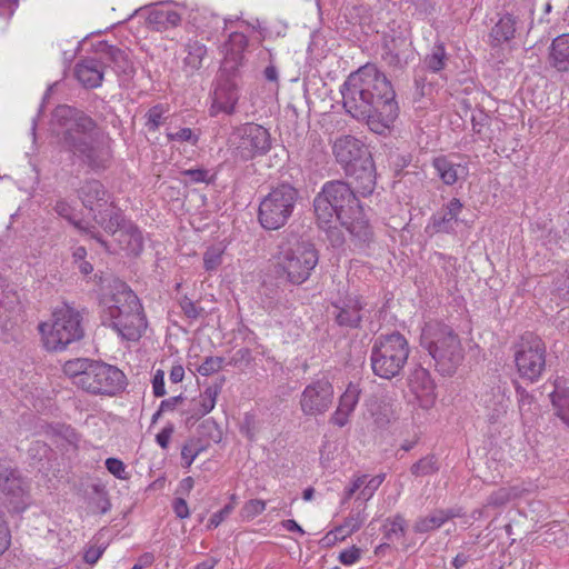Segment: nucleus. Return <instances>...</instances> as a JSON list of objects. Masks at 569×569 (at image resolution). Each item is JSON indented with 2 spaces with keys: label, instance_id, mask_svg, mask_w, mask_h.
<instances>
[{
  "label": "nucleus",
  "instance_id": "nucleus-59",
  "mask_svg": "<svg viewBox=\"0 0 569 569\" xmlns=\"http://www.w3.org/2000/svg\"><path fill=\"white\" fill-rule=\"evenodd\" d=\"M351 530L346 527H337L333 530L329 531L326 535V540L328 543H335L337 541H342L346 539L347 535H349Z\"/></svg>",
  "mask_w": 569,
  "mask_h": 569
},
{
  "label": "nucleus",
  "instance_id": "nucleus-48",
  "mask_svg": "<svg viewBox=\"0 0 569 569\" xmlns=\"http://www.w3.org/2000/svg\"><path fill=\"white\" fill-rule=\"evenodd\" d=\"M438 469L433 457H426L413 463L411 471L415 476H427L436 472Z\"/></svg>",
  "mask_w": 569,
  "mask_h": 569
},
{
  "label": "nucleus",
  "instance_id": "nucleus-57",
  "mask_svg": "<svg viewBox=\"0 0 569 569\" xmlns=\"http://www.w3.org/2000/svg\"><path fill=\"white\" fill-rule=\"evenodd\" d=\"M174 432V427L169 425L160 430L156 436L157 443L162 448L167 449L171 439L172 433Z\"/></svg>",
  "mask_w": 569,
  "mask_h": 569
},
{
  "label": "nucleus",
  "instance_id": "nucleus-32",
  "mask_svg": "<svg viewBox=\"0 0 569 569\" xmlns=\"http://www.w3.org/2000/svg\"><path fill=\"white\" fill-rule=\"evenodd\" d=\"M516 33V19L511 14L502 16L492 27L490 38L493 44L512 40Z\"/></svg>",
  "mask_w": 569,
  "mask_h": 569
},
{
  "label": "nucleus",
  "instance_id": "nucleus-29",
  "mask_svg": "<svg viewBox=\"0 0 569 569\" xmlns=\"http://www.w3.org/2000/svg\"><path fill=\"white\" fill-rule=\"evenodd\" d=\"M460 517V512L449 509V510H436L426 517L419 518L415 522V531L416 532H428L435 530L442 525L447 523L449 520Z\"/></svg>",
  "mask_w": 569,
  "mask_h": 569
},
{
  "label": "nucleus",
  "instance_id": "nucleus-12",
  "mask_svg": "<svg viewBox=\"0 0 569 569\" xmlns=\"http://www.w3.org/2000/svg\"><path fill=\"white\" fill-rule=\"evenodd\" d=\"M233 137L237 156L247 161L266 154L271 148L269 131L258 123L240 126L234 130Z\"/></svg>",
  "mask_w": 569,
  "mask_h": 569
},
{
  "label": "nucleus",
  "instance_id": "nucleus-46",
  "mask_svg": "<svg viewBox=\"0 0 569 569\" xmlns=\"http://www.w3.org/2000/svg\"><path fill=\"white\" fill-rule=\"evenodd\" d=\"M168 141L188 142L196 146L199 141V134L193 132L190 128H181L177 132H167Z\"/></svg>",
  "mask_w": 569,
  "mask_h": 569
},
{
  "label": "nucleus",
  "instance_id": "nucleus-54",
  "mask_svg": "<svg viewBox=\"0 0 569 569\" xmlns=\"http://www.w3.org/2000/svg\"><path fill=\"white\" fill-rule=\"evenodd\" d=\"M11 543L12 535L10 533V528L0 512V556L10 549Z\"/></svg>",
  "mask_w": 569,
  "mask_h": 569
},
{
  "label": "nucleus",
  "instance_id": "nucleus-15",
  "mask_svg": "<svg viewBox=\"0 0 569 569\" xmlns=\"http://www.w3.org/2000/svg\"><path fill=\"white\" fill-rule=\"evenodd\" d=\"M332 399V385L327 379H319L307 385L300 393V410L307 417L325 415L331 407Z\"/></svg>",
  "mask_w": 569,
  "mask_h": 569
},
{
  "label": "nucleus",
  "instance_id": "nucleus-3",
  "mask_svg": "<svg viewBox=\"0 0 569 569\" xmlns=\"http://www.w3.org/2000/svg\"><path fill=\"white\" fill-rule=\"evenodd\" d=\"M355 192L348 183L327 182L315 199V213L319 227L328 230L332 223L338 221L352 234L355 231Z\"/></svg>",
  "mask_w": 569,
  "mask_h": 569
},
{
  "label": "nucleus",
  "instance_id": "nucleus-30",
  "mask_svg": "<svg viewBox=\"0 0 569 569\" xmlns=\"http://www.w3.org/2000/svg\"><path fill=\"white\" fill-rule=\"evenodd\" d=\"M356 407V390L350 385L345 395L340 396V403L331 418V421L337 427H345L350 422L353 410Z\"/></svg>",
  "mask_w": 569,
  "mask_h": 569
},
{
  "label": "nucleus",
  "instance_id": "nucleus-50",
  "mask_svg": "<svg viewBox=\"0 0 569 569\" xmlns=\"http://www.w3.org/2000/svg\"><path fill=\"white\" fill-rule=\"evenodd\" d=\"M104 466L106 469L109 470V473H112L116 478L120 480H127L129 478L126 465L123 461L119 460V458L107 459Z\"/></svg>",
  "mask_w": 569,
  "mask_h": 569
},
{
  "label": "nucleus",
  "instance_id": "nucleus-5",
  "mask_svg": "<svg viewBox=\"0 0 569 569\" xmlns=\"http://www.w3.org/2000/svg\"><path fill=\"white\" fill-rule=\"evenodd\" d=\"M421 346L445 376L456 372L463 361V348L458 333L440 322H428L421 332Z\"/></svg>",
  "mask_w": 569,
  "mask_h": 569
},
{
  "label": "nucleus",
  "instance_id": "nucleus-52",
  "mask_svg": "<svg viewBox=\"0 0 569 569\" xmlns=\"http://www.w3.org/2000/svg\"><path fill=\"white\" fill-rule=\"evenodd\" d=\"M353 77H355V73H351L347 81L345 82L343 87H342V90H340V92H342V97H343V106L346 108V110L353 117V92H352V87L355 86L353 83Z\"/></svg>",
  "mask_w": 569,
  "mask_h": 569
},
{
  "label": "nucleus",
  "instance_id": "nucleus-45",
  "mask_svg": "<svg viewBox=\"0 0 569 569\" xmlns=\"http://www.w3.org/2000/svg\"><path fill=\"white\" fill-rule=\"evenodd\" d=\"M181 173L188 177V180H184L186 183H211L213 181V176L208 169H184Z\"/></svg>",
  "mask_w": 569,
  "mask_h": 569
},
{
  "label": "nucleus",
  "instance_id": "nucleus-25",
  "mask_svg": "<svg viewBox=\"0 0 569 569\" xmlns=\"http://www.w3.org/2000/svg\"><path fill=\"white\" fill-rule=\"evenodd\" d=\"M399 107L396 103L395 116L390 121H386V112L382 107H368L367 110H363L362 113H366V123L369 130L373 133L383 136L390 132L393 122L398 117Z\"/></svg>",
  "mask_w": 569,
  "mask_h": 569
},
{
  "label": "nucleus",
  "instance_id": "nucleus-6",
  "mask_svg": "<svg viewBox=\"0 0 569 569\" xmlns=\"http://www.w3.org/2000/svg\"><path fill=\"white\" fill-rule=\"evenodd\" d=\"M40 345L48 352L64 351L69 345L82 339V316L70 306L56 308L50 317L37 326Z\"/></svg>",
  "mask_w": 569,
  "mask_h": 569
},
{
  "label": "nucleus",
  "instance_id": "nucleus-53",
  "mask_svg": "<svg viewBox=\"0 0 569 569\" xmlns=\"http://www.w3.org/2000/svg\"><path fill=\"white\" fill-rule=\"evenodd\" d=\"M164 9H150L147 14V23L153 30H164Z\"/></svg>",
  "mask_w": 569,
  "mask_h": 569
},
{
  "label": "nucleus",
  "instance_id": "nucleus-7",
  "mask_svg": "<svg viewBox=\"0 0 569 569\" xmlns=\"http://www.w3.org/2000/svg\"><path fill=\"white\" fill-rule=\"evenodd\" d=\"M409 357L410 345L403 335L397 331L380 335L371 346L370 367L373 375L391 380L400 375Z\"/></svg>",
  "mask_w": 569,
  "mask_h": 569
},
{
  "label": "nucleus",
  "instance_id": "nucleus-44",
  "mask_svg": "<svg viewBox=\"0 0 569 569\" xmlns=\"http://www.w3.org/2000/svg\"><path fill=\"white\" fill-rule=\"evenodd\" d=\"M202 448L196 440L187 441L181 450L182 465L189 468L197 457L201 453Z\"/></svg>",
  "mask_w": 569,
  "mask_h": 569
},
{
  "label": "nucleus",
  "instance_id": "nucleus-19",
  "mask_svg": "<svg viewBox=\"0 0 569 569\" xmlns=\"http://www.w3.org/2000/svg\"><path fill=\"white\" fill-rule=\"evenodd\" d=\"M358 194L367 197L377 186V169L367 147L358 148Z\"/></svg>",
  "mask_w": 569,
  "mask_h": 569
},
{
  "label": "nucleus",
  "instance_id": "nucleus-42",
  "mask_svg": "<svg viewBox=\"0 0 569 569\" xmlns=\"http://www.w3.org/2000/svg\"><path fill=\"white\" fill-rule=\"evenodd\" d=\"M87 249L82 246L76 247L72 251V263L76 264L82 274L88 276L93 271L92 264L87 261Z\"/></svg>",
  "mask_w": 569,
  "mask_h": 569
},
{
  "label": "nucleus",
  "instance_id": "nucleus-22",
  "mask_svg": "<svg viewBox=\"0 0 569 569\" xmlns=\"http://www.w3.org/2000/svg\"><path fill=\"white\" fill-rule=\"evenodd\" d=\"M221 386L213 385L203 389L198 398L193 399V408L189 412V419L198 421L216 408Z\"/></svg>",
  "mask_w": 569,
  "mask_h": 569
},
{
  "label": "nucleus",
  "instance_id": "nucleus-17",
  "mask_svg": "<svg viewBox=\"0 0 569 569\" xmlns=\"http://www.w3.org/2000/svg\"><path fill=\"white\" fill-rule=\"evenodd\" d=\"M407 388L422 409H430L436 402V387L429 371L422 367L416 368L407 378Z\"/></svg>",
  "mask_w": 569,
  "mask_h": 569
},
{
  "label": "nucleus",
  "instance_id": "nucleus-43",
  "mask_svg": "<svg viewBox=\"0 0 569 569\" xmlns=\"http://www.w3.org/2000/svg\"><path fill=\"white\" fill-rule=\"evenodd\" d=\"M54 211L62 218H64L72 226H76L80 231L86 232L87 230L81 226L80 221L77 220V216L73 213L71 206L66 200H59L56 202Z\"/></svg>",
  "mask_w": 569,
  "mask_h": 569
},
{
  "label": "nucleus",
  "instance_id": "nucleus-35",
  "mask_svg": "<svg viewBox=\"0 0 569 569\" xmlns=\"http://www.w3.org/2000/svg\"><path fill=\"white\" fill-rule=\"evenodd\" d=\"M463 208L462 202L453 198L447 202V206L443 207V216L441 218H433V228L437 231H445L446 226L452 221H457L459 214L461 213Z\"/></svg>",
  "mask_w": 569,
  "mask_h": 569
},
{
  "label": "nucleus",
  "instance_id": "nucleus-49",
  "mask_svg": "<svg viewBox=\"0 0 569 569\" xmlns=\"http://www.w3.org/2000/svg\"><path fill=\"white\" fill-rule=\"evenodd\" d=\"M223 362L224 360L221 357H207L198 367V372L204 377L211 376L222 368Z\"/></svg>",
  "mask_w": 569,
  "mask_h": 569
},
{
  "label": "nucleus",
  "instance_id": "nucleus-18",
  "mask_svg": "<svg viewBox=\"0 0 569 569\" xmlns=\"http://www.w3.org/2000/svg\"><path fill=\"white\" fill-rule=\"evenodd\" d=\"M0 492L14 503L24 502L29 496L27 482L8 461H0Z\"/></svg>",
  "mask_w": 569,
  "mask_h": 569
},
{
  "label": "nucleus",
  "instance_id": "nucleus-31",
  "mask_svg": "<svg viewBox=\"0 0 569 569\" xmlns=\"http://www.w3.org/2000/svg\"><path fill=\"white\" fill-rule=\"evenodd\" d=\"M385 47L388 50V54L391 57V63L395 66L402 67L408 64V61L412 54V42L403 37L391 39L390 42L386 40Z\"/></svg>",
  "mask_w": 569,
  "mask_h": 569
},
{
  "label": "nucleus",
  "instance_id": "nucleus-21",
  "mask_svg": "<svg viewBox=\"0 0 569 569\" xmlns=\"http://www.w3.org/2000/svg\"><path fill=\"white\" fill-rule=\"evenodd\" d=\"M331 149L336 162L348 173H352L356 170V137H338L332 141Z\"/></svg>",
  "mask_w": 569,
  "mask_h": 569
},
{
  "label": "nucleus",
  "instance_id": "nucleus-11",
  "mask_svg": "<svg viewBox=\"0 0 569 569\" xmlns=\"http://www.w3.org/2000/svg\"><path fill=\"white\" fill-rule=\"evenodd\" d=\"M83 206L93 213V219L104 231H114L119 226L120 210L110 201L103 186L98 180L86 181L79 189Z\"/></svg>",
  "mask_w": 569,
  "mask_h": 569
},
{
  "label": "nucleus",
  "instance_id": "nucleus-10",
  "mask_svg": "<svg viewBox=\"0 0 569 569\" xmlns=\"http://www.w3.org/2000/svg\"><path fill=\"white\" fill-rule=\"evenodd\" d=\"M515 365L519 377L530 383L541 379L547 366V346L541 337L527 332L516 346Z\"/></svg>",
  "mask_w": 569,
  "mask_h": 569
},
{
  "label": "nucleus",
  "instance_id": "nucleus-36",
  "mask_svg": "<svg viewBox=\"0 0 569 569\" xmlns=\"http://www.w3.org/2000/svg\"><path fill=\"white\" fill-rule=\"evenodd\" d=\"M207 52L208 49L206 46L198 40L188 43L184 66L188 67L191 71L199 70Z\"/></svg>",
  "mask_w": 569,
  "mask_h": 569
},
{
  "label": "nucleus",
  "instance_id": "nucleus-58",
  "mask_svg": "<svg viewBox=\"0 0 569 569\" xmlns=\"http://www.w3.org/2000/svg\"><path fill=\"white\" fill-rule=\"evenodd\" d=\"M173 512L180 519H187L190 516L189 506L183 497L173 500Z\"/></svg>",
  "mask_w": 569,
  "mask_h": 569
},
{
  "label": "nucleus",
  "instance_id": "nucleus-16",
  "mask_svg": "<svg viewBox=\"0 0 569 569\" xmlns=\"http://www.w3.org/2000/svg\"><path fill=\"white\" fill-rule=\"evenodd\" d=\"M239 100V88L233 79L220 78L211 96L210 116L232 114Z\"/></svg>",
  "mask_w": 569,
  "mask_h": 569
},
{
  "label": "nucleus",
  "instance_id": "nucleus-23",
  "mask_svg": "<svg viewBox=\"0 0 569 569\" xmlns=\"http://www.w3.org/2000/svg\"><path fill=\"white\" fill-rule=\"evenodd\" d=\"M76 78L86 88H97L101 84L103 69L100 61L87 58L76 64Z\"/></svg>",
  "mask_w": 569,
  "mask_h": 569
},
{
  "label": "nucleus",
  "instance_id": "nucleus-9",
  "mask_svg": "<svg viewBox=\"0 0 569 569\" xmlns=\"http://www.w3.org/2000/svg\"><path fill=\"white\" fill-rule=\"evenodd\" d=\"M358 81L360 82V99L371 106H381L386 112V121H390L396 111V94L391 82L380 73L375 66L358 68Z\"/></svg>",
  "mask_w": 569,
  "mask_h": 569
},
{
  "label": "nucleus",
  "instance_id": "nucleus-39",
  "mask_svg": "<svg viewBox=\"0 0 569 569\" xmlns=\"http://www.w3.org/2000/svg\"><path fill=\"white\" fill-rule=\"evenodd\" d=\"M169 108L167 104H154L147 113V128L149 131H157L163 123Z\"/></svg>",
  "mask_w": 569,
  "mask_h": 569
},
{
  "label": "nucleus",
  "instance_id": "nucleus-41",
  "mask_svg": "<svg viewBox=\"0 0 569 569\" xmlns=\"http://www.w3.org/2000/svg\"><path fill=\"white\" fill-rule=\"evenodd\" d=\"M266 509V502L262 499H251L247 501L240 510V517L243 520L251 521L259 515H261Z\"/></svg>",
  "mask_w": 569,
  "mask_h": 569
},
{
  "label": "nucleus",
  "instance_id": "nucleus-14",
  "mask_svg": "<svg viewBox=\"0 0 569 569\" xmlns=\"http://www.w3.org/2000/svg\"><path fill=\"white\" fill-rule=\"evenodd\" d=\"M64 141L70 151L80 157L82 161L93 170H104L110 166L112 150L102 143L88 141L86 137H74L67 132Z\"/></svg>",
  "mask_w": 569,
  "mask_h": 569
},
{
  "label": "nucleus",
  "instance_id": "nucleus-4",
  "mask_svg": "<svg viewBox=\"0 0 569 569\" xmlns=\"http://www.w3.org/2000/svg\"><path fill=\"white\" fill-rule=\"evenodd\" d=\"M319 263V253L313 243L297 238L284 240L273 256L277 274L291 284L308 281Z\"/></svg>",
  "mask_w": 569,
  "mask_h": 569
},
{
  "label": "nucleus",
  "instance_id": "nucleus-26",
  "mask_svg": "<svg viewBox=\"0 0 569 569\" xmlns=\"http://www.w3.org/2000/svg\"><path fill=\"white\" fill-rule=\"evenodd\" d=\"M550 63L559 72L569 71V32L555 38L550 46Z\"/></svg>",
  "mask_w": 569,
  "mask_h": 569
},
{
  "label": "nucleus",
  "instance_id": "nucleus-55",
  "mask_svg": "<svg viewBox=\"0 0 569 569\" xmlns=\"http://www.w3.org/2000/svg\"><path fill=\"white\" fill-rule=\"evenodd\" d=\"M152 390H153L154 397H163L166 395L164 371L162 369H157L153 375Z\"/></svg>",
  "mask_w": 569,
  "mask_h": 569
},
{
  "label": "nucleus",
  "instance_id": "nucleus-13",
  "mask_svg": "<svg viewBox=\"0 0 569 569\" xmlns=\"http://www.w3.org/2000/svg\"><path fill=\"white\" fill-rule=\"evenodd\" d=\"M479 406L488 423L496 425L501 422L508 415L511 406L508 383L500 378H496L485 385L479 393Z\"/></svg>",
  "mask_w": 569,
  "mask_h": 569
},
{
  "label": "nucleus",
  "instance_id": "nucleus-56",
  "mask_svg": "<svg viewBox=\"0 0 569 569\" xmlns=\"http://www.w3.org/2000/svg\"><path fill=\"white\" fill-rule=\"evenodd\" d=\"M180 306L183 313L190 319H197L202 310L190 298H183L180 302Z\"/></svg>",
  "mask_w": 569,
  "mask_h": 569
},
{
  "label": "nucleus",
  "instance_id": "nucleus-60",
  "mask_svg": "<svg viewBox=\"0 0 569 569\" xmlns=\"http://www.w3.org/2000/svg\"><path fill=\"white\" fill-rule=\"evenodd\" d=\"M232 510H233L232 505L224 506L220 511L212 515L209 526L214 527V528L218 527L219 525H221L224 521V519L231 513Z\"/></svg>",
  "mask_w": 569,
  "mask_h": 569
},
{
  "label": "nucleus",
  "instance_id": "nucleus-62",
  "mask_svg": "<svg viewBox=\"0 0 569 569\" xmlns=\"http://www.w3.org/2000/svg\"><path fill=\"white\" fill-rule=\"evenodd\" d=\"M184 368L182 365L171 366L169 371V380L171 383H180L184 379Z\"/></svg>",
  "mask_w": 569,
  "mask_h": 569
},
{
  "label": "nucleus",
  "instance_id": "nucleus-47",
  "mask_svg": "<svg viewBox=\"0 0 569 569\" xmlns=\"http://www.w3.org/2000/svg\"><path fill=\"white\" fill-rule=\"evenodd\" d=\"M516 495L512 489L500 488L490 493L487 500L488 506L500 507L508 503Z\"/></svg>",
  "mask_w": 569,
  "mask_h": 569
},
{
  "label": "nucleus",
  "instance_id": "nucleus-24",
  "mask_svg": "<svg viewBox=\"0 0 569 569\" xmlns=\"http://www.w3.org/2000/svg\"><path fill=\"white\" fill-rule=\"evenodd\" d=\"M432 168L447 186H453L460 173L466 174L468 172L467 166L453 163L447 156L436 157L432 160Z\"/></svg>",
  "mask_w": 569,
  "mask_h": 569
},
{
  "label": "nucleus",
  "instance_id": "nucleus-2",
  "mask_svg": "<svg viewBox=\"0 0 569 569\" xmlns=\"http://www.w3.org/2000/svg\"><path fill=\"white\" fill-rule=\"evenodd\" d=\"M62 371L78 389L99 397H116L127 385L126 376L118 367L87 358L68 360Z\"/></svg>",
  "mask_w": 569,
  "mask_h": 569
},
{
  "label": "nucleus",
  "instance_id": "nucleus-40",
  "mask_svg": "<svg viewBox=\"0 0 569 569\" xmlns=\"http://www.w3.org/2000/svg\"><path fill=\"white\" fill-rule=\"evenodd\" d=\"M426 66L428 70L432 72H440L446 67V49L443 46H437L432 50L431 54H429L426 60Z\"/></svg>",
  "mask_w": 569,
  "mask_h": 569
},
{
  "label": "nucleus",
  "instance_id": "nucleus-28",
  "mask_svg": "<svg viewBox=\"0 0 569 569\" xmlns=\"http://www.w3.org/2000/svg\"><path fill=\"white\" fill-rule=\"evenodd\" d=\"M550 399L556 417L569 428V387L557 379Z\"/></svg>",
  "mask_w": 569,
  "mask_h": 569
},
{
  "label": "nucleus",
  "instance_id": "nucleus-37",
  "mask_svg": "<svg viewBox=\"0 0 569 569\" xmlns=\"http://www.w3.org/2000/svg\"><path fill=\"white\" fill-rule=\"evenodd\" d=\"M385 480L383 475H377L371 478H368L367 476L358 477V499L362 498L365 500L369 499L375 495V491L380 488Z\"/></svg>",
  "mask_w": 569,
  "mask_h": 569
},
{
  "label": "nucleus",
  "instance_id": "nucleus-34",
  "mask_svg": "<svg viewBox=\"0 0 569 569\" xmlns=\"http://www.w3.org/2000/svg\"><path fill=\"white\" fill-rule=\"evenodd\" d=\"M227 246L223 242H217L207 248L202 254V264L204 270L213 272L223 262Z\"/></svg>",
  "mask_w": 569,
  "mask_h": 569
},
{
  "label": "nucleus",
  "instance_id": "nucleus-1",
  "mask_svg": "<svg viewBox=\"0 0 569 569\" xmlns=\"http://www.w3.org/2000/svg\"><path fill=\"white\" fill-rule=\"evenodd\" d=\"M99 305L102 320L123 339L137 341L148 329L143 305L124 282L114 281Z\"/></svg>",
  "mask_w": 569,
  "mask_h": 569
},
{
  "label": "nucleus",
  "instance_id": "nucleus-27",
  "mask_svg": "<svg viewBox=\"0 0 569 569\" xmlns=\"http://www.w3.org/2000/svg\"><path fill=\"white\" fill-rule=\"evenodd\" d=\"M248 47V38L241 32H232L223 46L224 61L231 63L230 68H237L243 60V53Z\"/></svg>",
  "mask_w": 569,
  "mask_h": 569
},
{
  "label": "nucleus",
  "instance_id": "nucleus-38",
  "mask_svg": "<svg viewBox=\"0 0 569 569\" xmlns=\"http://www.w3.org/2000/svg\"><path fill=\"white\" fill-rule=\"evenodd\" d=\"M515 389L520 416L522 419H526L529 413H532L535 397L519 383L516 385Z\"/></svg>",
  "mask_w": 569,
  "mask_h": 569
},
{
  "label": "nucleus",
  "instance_id": "nucleus-61",
  "mask_svg": "<svg viewBox=\"0 0 569 569\" xmlns=\"http://www.w3.org/2000/svg\"><path fill=\"white\" fill-rule=\"evenodd\" d=\"M164 30L170 27H177L181 21V16L178 11H173L172 9H164Z\"/></svg>",
  "mask_w": 569,
  "mask_h": 569
},
{
  "label": "nucleus",
  "instance_id": "nucleus-51",
  "mask_svg": "<svg viewBox=\"0 0 569 569\" xmlns=\"http://www.w3.org/2000/svg\"><path fill=\"white\" fill-rule=\"evenodd\" d=\"M406 522L402 517L396 516L386 522V532L389 539L400 538L403 535Z\"/></svg>",
  "mask_w": 569,
  "mask_h": 569
},
{
  "label": "nucleus",
  "instance_id": "nucleus-20",
  "mask_svg": "<svg viewBox=\"0 0 569 569\" xmlns=\"http://www.w3.org/2000/svg\"><path fill=\"white\" fill-rule=\"evenodd\" d=\"M107 233L116 234L120 248L130 256H138L143 250V236L131 223H126L120 212L119 226L114 231H106Z\"/></svg>",
  "mask_w": 569,
  "mask_h": 569
},
{
  "label": "nucleus",
  "instance_id": "nucleus-8",
  "mask_svg": "<svg viewBox=\"0 0 569 569\" xmlns=\"http://www.w3.org/2000/svg\"><path fill=\"white\" fill-rule=\"evenodd\" d=\"M299 199L298 190L290 183L274 187L262 198L258 208V221L268 231L283 228L293 213Z\"/></svg>",
  "mask_w": 569,
  "mask_h": 569
},
{
  "label": "nucleus",
  "instance_id": "nucleus-33",
  "mask_svg": "<svg viewBox=\"0 0 569 569\" xmlns=\"http://www.w3.org/2000/svg\"><path fill=\"white\" fill-rule=\"evenodd\" d=\"M366 410L377 422L383 421L391 412V399L388 396H371L365 402Z\"/></svg>",
  "mask_w": 569,
  "mask_h": 569
},
{
  "label": "nucleus",
  "instance_id": "nucleus-63",
  "mask_svg": "<svg viewBox=\"0 0 569 569\" xmlns=\"http://www.w3.org/2000/svg\"><path fill=\"white\" fill-rule=\"evenodd\" d=\"M194 480L192 477H186L179 483L178 492L184 496H188L193 489Z\"/></svg>",
  "mask_w": 569,
  "mask_h": 569
},
{
  "label": "nucleus",
  "instance_id": "nucleus-64",
  "mask_svg": "<svg viewBox=\"0 0 569 569\" xmlns=\"http://www.w3.org/2000/svg\"><path fill=\"white\" fill-rule=\"evenodd\" d=\"M338 558L345 565H353L356 562V547L342 551Z\"/></svg>",
  "mask_w": 569,
  "mask_h": 569
}]
</instances>
